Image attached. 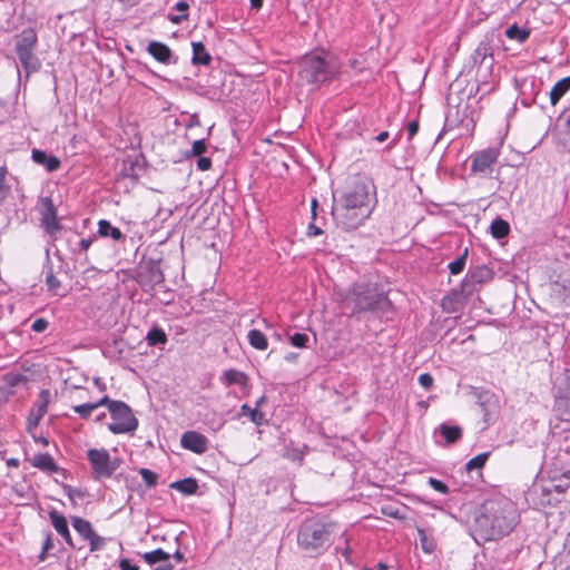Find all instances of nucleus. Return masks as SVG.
I'll use <instances>...</instances> for the list:
<instances>
[{
  "label": "nucleus",
  "mask_w": 570,
  "mask_h": 570,
  "mask_svg": "<svg viewBox=\"0 0 570 570\" xmlns=\"http://www.w3.org/2000/svg\"><path fill=\"white\" fill-rule=\"evenodd\" d=\"M73 529L79 533V535L87 540L95 532L91 523L88 520H85L80 517H73L71 519Z\"/></svg>",
  "instance_id": "4be33fe9"
},
{
  "label": "nucleus",
  "mask_w": 570,
  "mask_h": 570,
  "mask_svg": "<svg viewBox=\"0 0 570 570\" xmlns=\"http://www.w3.org/2000/svg\"><path fill=\"white\" fill-rule=\"evenodd\" d=\"M32 160L46 167L50 173L56 171L60 167V160L55 156H48L45 151L39 149L32 150Z\"/></svg>",
  "instance_id": "f3484780"
},
{
  "label": "nucleus",
  "mask_w": 570,
  "mask_h": 570,
  "mask_svg": "<svg viewBox=\"0 0 570 570\" xmlns=\"http://www.w3.org/2000/svg\"><path fill=\"white\" fill-rule=\"evenodd\" d=\"M41 225L45 228V230L51 236L56 235L61 229V226L57 219V210L51 199L49 198H46L43 200Z\"/></svg>",
  "instance_id": "f8f14e48"
},
{
  "label": "nucleus",
  "mask_w": 570,
  "mask_h": 570,
  "mask_svg": "<svg viewBox=\"0 0 570 570\" xmlns=\"http://www.w3.org/2000/svg\"><path fill=\"white\" fill-rule=\"evenodd\" d=\"M119 568L121 570H139L138 566L131 564L130 560L128 559H121L119 561Z\"/></svg>",
  "instance_id": "8fccbe9b"
},
{
  "label": "nucleus",
  "mask_w": 570,
  "mask_h": 570,
  "mask_svg": "<svg viewBox=\"0 0 570 570\" xmlns=\"http://www.w3.org/2000/svg\"><path fill=\"white\" fill-rule=\"evenodd\" d=\"M248 343L252 347L265 351L268 347L266 336L258 330H250L247 334Z\"/></svg>",
  "instance_id": "5701e85b"
},
{
  "label": "nucleus",
  "mask_w": 570,
  "mask_h": 570,
  "mask_svg": "<svg viewBox=\"0 0 570 570\" xmlns=\"http://www.w3.org/2000/svg\"><path fill=\"white\" fill-rule=\"evenodd\" d=\"M429 484L432 489H434L435 491H438L442 494H446L449 492L448 485L438 479L430 478Z\"/></svg>",
  "instance_id": "c03bdc74"
},
{
  "label": "nucleus",
  "mask_w": 570,
  "mask_h": 570,
  "mask_svg": "<svg viewBox=\"0 0 570 570\" xmlns=\"http://www.w3.org/2000/svg\"><path fill=\"white\" fill-rule=\"evenodd\" d=\"M419 383L423 389L430 390L433 385V377L429 373H423L419 376Z\"/></svg>",
  "instance_id": "a18cd8bd"
},
{
  "label": "nucleus",
  "mask_w": 570,
  "mask_h": 570,
  "mask_svg": "<svg viewBox=\"0 0 570 570\" xmlns=\"http://www.w3.org/2000/svg\"><path fill=\"white\" fill-rule=\"evenodd\" d=\"M500 151L497 148H488L472 156L471 170L475 174L489 175L498 161Z\"/></svg>",
  "instance_id": "9d476101"
},
{
  "label": "nucleus",
  "mask_w": 570,
  "mask_h": 570,
  "mask_svg": "<svg viewBox=\"0 0 570 570\" xmlns=\"http://www.w3.org/2000/svg\"><path fill=\"white\" fill-rule=\"evenodd\" d=\"M87 541H89L90 544V551H99L104 549L106 544V539L104 537L98 535L96 532L90 535Z\"/></svg>",
  "instance_id": "e433bc0d"
},
{
  "label": "nucleus",
  "mask_w": 570,
  "mask_h": 570,
  "mask_svg": "<svg viewBox=\"0 0 570 570\" xmlns=\"http://www.w3.org/2000/svg\"><path fill=\"white\" fill-rule=\"evenodd\" d=\"M417 532H419L422 549L425 552L431 553L435 548L434 540L431 537H429V534L423 529H419Z\"/></svg>",
  "instance_id": "c9c22d12"
},
{
  "label": "nucleus",
  "mask_w": 570,
  "mask_h": 570,
  "mask_svg": "<svg viewBox=\"0 0 570 570\" xmlns=\"http://www.w3.org/2000/svg\"><path fill=\"white\" fill-rule=\"evenodd\" d=\"M489 455H490L489 452H483V453H480L476 456L472 458L470 461L466 462L465 470L470 472L473 470L482 469L484 466V464L487 463Z\"/></svg>",
  "instance_id": "2f4dec72"
},
{
  "label": "nucleus",
  "mask_w": 570,
  "mask_h": 570,
  "mask_svg": "<svg viewBox=\"0 0 570 570\" xmlns=\"http://www.w3.org/2000/svg\"><path fill=\"white\" fill-rule=\"evenodd\" d=\"M471 59L478 67V77H480L483 81H487V78L492 73L494 61L490 43L488 41H481L474 49Z\"/></svg>",
  "instance_id": "1a4fd4ad"
},
{
  "label": "nucleus",
  "mask_w": 570,
  "mask_h": 570,
  "mask_svg": "<svg viewBox=\"0 0 570 570\" xmlns=\"http://www.w3.org/2000/svg\"><path fill=\"white\" fill-rule=\"evenodd\" d=\"M52 548H53V543H52L51 537H50V534H47L46 540L42 546L41 559H43V554L46 552H48L49 550H51Z\"/></svg>",
  "instance_id": "603ef678"
},
{
  "label": "nucleus",
  "mask_w": 570,
  "mask_h": 570,
  "mask_svg": "<svg viewBox=\"0 0 570 570\" xmlns=\"http://www.w3.org/2000/svg\"><path fill=\"white\" fill-rule=\"evenodd\" d=\"M419 130V124L416 121L409 122L407 125V132L410 138H412L414 135H416Z\"/></svg>",
  "instance_id": "5fc2aeb1"
},
{
  "label": "nucleus",
  "mask_w": 570,
  "mask_h": 570,
  "mask_svg": "<svg viewBox=\"0 0 570 570\" xmlns=\"http://www.w3.org/2000/svg\"><path fill=\"white\" fill-rule=\"evenodd\" d=\"M49 518L52 527L65 539L66 543L70 547H73L67 519L56 510L49 512Z\"/></svg>",
  "instance_id": "ddd939ff"
},
{
  "label": "nucleus",
  "mask_w": 570,
  "mask_h": 570,
  "mask_svg": "<svg viewBox=\"0 0 570 570\" xmlns=\"http://www.w3.org/2000/svg\"><path fill=\"white\" fill-rule=\"evenodd\" d=\"M98 234L101 237H111L114 240L124 238V234L118 227L112 226L108 220L100 219L98 223Z\"/></svg>",
  "instance_id": "aec40b11"
},
{
  "label": "nucleus",
  "mask_w": 570,
  "mask_h": 570,
  "mask_svg": "<svg viewBox=\"0 0 570 570\" xmlns=\"http://www.w3.org/2000/svg\"><path fill=\"white\" fill-rule=\"evenodd\" d=\"M147 51L159 62L161 63H171L176 62V60H173V52L170 48L159 41H151L148 45Z\"/></svg>",
  "instance_id": "4468645a"
},
{
  "label": "nucleus",
  "mask_w": 570,
  "mask_h": 570,
  "mask_svg": "<svg viewBox=\"0 0 570 570\" xmlns=\"http://www.w3.org/2000/svg\"><path fill=\"white\" fill-rule=\"evenodd\" d=\"M205 151H206V144H205V140H203V139L195 140V141H194V144H193V154H194L195 156H200V155H203Z\"/></svg>",
  "instance_id": "de8ad7c7"
},
{
  "label": "nucleus",
  "mask_w": 570,
  "mask_h": 570,
  "mask_svg": "<svg viewBox=\"0 0 570 570\" xmlns=\"http://www.w3.org/2000/svg\"><path fill=\"white\" fill-rule=\"evenodd\" d=\"M373 189V185L366 179H358L350 186L333 205L335 224L344 230H353L363 225L375 206Z\"/></svg>",
  "instance_id": "f257e3e1"
},
{
  "label": "nucleus",
  "mask_w": 570,
  "mask_h": 570,
  "mask_svg": "<svg viewBox=\"0 0 570 570\" xmlns=\"http://www.w3.org/2000/svg\"><path fill=\"white\" fill-rule=\"evenodd\" d=\"M107 402H109L108 396L101 397L99 401L94 403H85L80 405H73L72 410L78 413L82 419H89L91 413L97 410L98 407L106 405Z\"/></svg>",
  "instance_id": "a211bd4d"
},
{
  "label": "nucleus",
  "mask_w": 570,
  "mask_h": 570,
  "mask_svg": "<svg viewBox=\"0 0 570 570\" xmlns=\"http://www.w3.org/2000/svg\"><path fill=\"white\" fill-rule=\"evenodd\" d=\"M96 239V237H89V238H82L78 243V253L81 255L82 253H87L89 247L91 246L92 242ZM83 261L88 263L87 254L83 255Z\"/></svg>",
  "instance_id": "79ce46f5"
},
{
  "label": "nucleus",
  "mask_w": 570,
  "mask_h": 570,
  "mask_svg": "<svg viewBox=\"0 0 570 570\" xmlns=\"http://www.w3.org/2000/svg\"><path fill=\"white\" fill-rule=\"evenodd\" d=\"M510 232L509 224L503 219H495L491 224V234L495 238H503Z\"/></svg>",
  "instance_id": "c85d7f7f"
},
{
  "label": "nucleus",
  "mask_w": 570,
  "mask_h": 570,
  "mask_svg": "<svg viewBox=\"0 0 570 570\" xmlns=\"http://www.w3.org/2000/svg\"><path fill=\"white\" fill-rule=\"evenodd\" d=\"M87 459L90 463L94 480L109 479L120 466V460L112 458L106 449H89Z\"/></svg>",
  "instance_id": "423d86ee"
},
{
  "label": "nucleus",
  "mask_w": 570,
  "mask_h": 570,
  "mask_svg": "<svg viewBox=\"0 0 570 570\" xmlns=\"http://www.w3.org/2000/svg\"><path fill=\"white\" fill-rule=\"evenodd\" d=\"M311 206H312V214H313V216H315L316 215L315 210L317 207V200L315 198L312 200Z\"/></svg>",
  "instance_id": "69168bd1"
},
{
  "label": "nucleus",
  "mask_w": 570,
  "mask_h": 570,
  "mask_svg": "<svg viewBox=\"0 0 570 570\" xmlns=\"http://www.w3.org/2000/svg\"><path fill=\"white\" fill-rule=\"evenodd\" d=\"M559 289L558 293L561 296L562 301L567 304H570V274L564 275L560 283H558Z\"/></svg>",
  "instance_id": "72a5a7b5"
},
{
  "label": "nucleus",
  "mask_w": 570,
  "mask_h": 570,
  "mask_svg": "<svg viewBox=\"0 0 570 570\" xmlns=\"http://www.w3.org/2000/svg\"><path fill=\"white\" fill-rule=\"evenodd\" d=\"M465 257L466 253H464L461 257L449 264V269L451 274L458 275L463 271L465 265Z\"/></svg>",
  "instance_id": "58836bf2"
},
{
  "label": "nucleus",
  "mask_w": 570,
  "mask_h": 570,
  "mask_svg": "<svg viewBox=\"0 0 570 570\" xmlns=\"http://www.w3.org/2000/svg\"><path fill=\"white\" fill-rule=\"evenodd\" d=\"M529 31L519 28L517 24L509 27L505 30V36L509 39L517 40L518 42H524L529 38Z\"/></svg>",
  "instance_id": "7c9ffc66"
},
{
  "label": "nucleus",
  "mask_w": 570,
  "mask_h": 570,
  "mask_svg": "<svg viewBox=\"0 0 570 570\" xmlns=\"http://www.w3.org/2000/svg\"><path fill=\"white\" fill-rule=\"evenodd\" d=\"M387 137H389V132H387V131H382V132H380V134L376 136V140H377L379 142H383V141H385V140L387 139Z\"/></svg>",
  "instance_id": "052dcab7"
},
{
  "label": "nucleus",
  "mask_w": 570,
  "mask_h": 570,
  "mask_svg": "<svg viewBox=\"0 0 570 570\" xmlns=\"http://www.w3.org/2000/svg\"><path fill=\"white\" fill-rule=\"evenodd\" d=\"M224 380L227 385H247L246 374L234 368H230L224 373Z\"/></svg>",
  "instance_id": "b1692460"
},
{
  "label": "nucleus",
  "mask_w": 570,
  "mask_h": 570,
  "mask_svg": "<svg viewBox=\"0 0 570 570\" xmlns=\"http://www.w3.org/2000/svg\"><path fill=\"white\" fill-rule=\"evenodd\" d=\"M175 9L179 11L180 14L188 13L189 4L183 0L175 4Z\"/></svg>",
  "instance_id": "864d4df0"
},
{
  "label": "nucleus",
  "mask_w": 570,
  "mask_h": 570,
  "mask_svg": "<svg viewBox=\"0 0 570 570\" xmlns=\"http://www.w3.org/2000/svg\"><path fill=\"white\" fill-rule=\"evenodd\" d=\"M48 321L45 320V318H37L32 325H31V328L37 332V333H41V332H45L47 328H48Z\"/></svg>",
  "instance_id": "49530a36"
},
{
  "label": "nucleus",
  "mask_w": 570,
  "mask_h": 570,
  "mask_svg": "<svg viewBox=\"0 0 570 570\" xmlns=\"http://www.w3.org/2000/svg\"><path fill=\"white\" fill-rule=\"evenodd\" d=\"M307 342H308V336L304 333H295L291 337L292 345L295 347H298V348L305 347Z\"/></svg>",
  "instance_id": "a19ab883"
},
{
  "label": "nucleus",
  "mask_w": 570,
  "mask_h": 570,
  "mask_svg": "<svg viewBox=\"0 0 570 570\" xmlns=\"http://www.w3.org/2000/svg\"><path fill=\"white\" fill-rule=\"evenodd\" d=\"M47 284L49 285L50 288H55L56 286H58L59 283L53 275H49L47 276Z\"/></svg>",
  "instance_id": "4d7b16f0"
},
{
  "label": "nucleus",
  "mask_w": 570,
  "mask_h": 570,
  "mask_svg": "<svg viewBox=\"0 0 570 570\" xmlns=\"http://www.w3.org/2000/svg\"><path fill=\"white\" fill-rule=\"evenodd\" d=\"M341 70V65L330 52L306 55L299 62L298 77L301 82L315 87L333 79Z\"/></svg>",
  "instance_id": "7ed1b4c3"
},
{
  "label": "nucleus",
  "mask_w": 570,
  "mask_h": 570,
  "mask_svg": "<svg viewBox=\"0 0 570 570\" xmlns=\"http://www.w3.org/2000/svg\"><path fill=\"white\" fill-rule=\"evenodd\" d=\"M149 345L165 344L167 342L166 333L161 328H153L147 334Z\"/></svg>",
  "instance_id": "473e14b6"
},
{
  "label": "nucleus",
  "mask_w": 570,
  "mask_h": 570,
  "mask_svg": "<svg viewBox=\"0 0 570 570\" xmlns=\"http://www.w3.org/2000/svg\"><path fill=\"white\" fill-rule=\"evenodd\" d=\"M6 174H7L6 168L0 167V189L3 187Z\"/></svg>",
  "instance_id": "bf43d9fd"
},
{
  "label": "nucleus",
  "mask_w": 570,
  "mask_h": 570,
  "mask_svg": "<svg viewBox=\"0 0 570 570\" xmlns=\"http://www.w3.org/2000/svg\"><path fill=\"white\" fill-rule=\"evenodd\" d=\"M142 558L148 564L153 566L158 562L167 563L169 561L170 554L163 549H156L144 553Z\"/></svg>",
  "instance_id": "a878e982"
},
{
  "label": "nucleus",
  "mask_w": 570,
  "mask_h": 570,
  "mask_svg": "<svg viewBox=\"0 0 570 570\" xmlns=\"http://www.w3.org/2000/svg\"><path fill=\"white\" fill-rule=\"evenodd\" d=\"M570 487V471L562 474L559 483L554 485L557 492H564Z\"/></svg>",
  "instance_id": "37998d69"
},
{
  "label": "nucleus",
  "mask_w": 570,
  "mask_h": 570,
  "mask_svg": "<svg viewBox=\"0 0 570 570\" xmlns=\"http://www.w3.org/2000/svg\"><path fill=\"white\" fill-rule=\"evenodd\" d=\"M380 299L381 296L368 285H356L348 292L344 301L355 313L374 308Z\"/></svg>",
  "instance_id": "6e6552de"
},
{
  "label": "nucleus",
  "mask_w": 570,
  "mask_h": 570,
  "mask_svg": "<svg viewBox=\"0 0 570 570\" xmlns=\"http://www.w3.org/2000/svg\"><path fill=\"white\" fill-rule=\"evenodd\" d=\"M212 166V160L207 157H200L198 160H197V168L199 170H208Z\"/></svg>",
  "instance_id": "09e8293b"
},
{
  "label": "nucleus",
  "mask_w": 570,
  "mask_h": 570,
  "mask_svg": "<svg viewBox=\"0 0 570 570\" xmlns=\"http://www.w3.org/2000/svg\"><path fill=\"white\" fill-rule=\"evenodd\" d=\"M242 415L249 416L250 421L256 425H262L265 421L264 413L261 412L257 407L252 409L249 405L244 404L240 407Z\"/></svg>",
  "instance_id": "cd10ccee"
},
{
  "label": "nucleus",
  "mask_w": 570,
  "mask_h": 570,
  "mask_svg": "<svg viewBox=\"0 0 570 570\" xmlns=\"http://www.w3.org/2000/svg\"><path fill=\"white\" fill-rule=\"evenodd\" d=\"M154 570H174V566L171 563L167 562V563H163V564L158 566Z\"/></svg>",
  "instance_id": "13d9d810"
},
{
  "label": "nucleus",
  "mask_w": 570,
  "mask_h": 570,
  "mask_svg": "<svg viewBox=\"0 0 570 570\" xmlns=\"http://www.w3.org/2000/svg\"><path fill=\"white\" fill-rule=\"evenodd\" d=\"M37 40V33L31 28L22 30L17 37L16 51L27 73L37 71L40 67L39 59L33 53Z\"/></svg>",
  "instance_id": "0eeeda50"
},
{
  "label": "nucleus",
  "mask_w": 570,
  "mask_h": 570,
  "mask_svg": "<svg viewBox=\"0 0 570 570\" xmlns=\"http://www.w3.org/2000/svg\"><path fill=\"white\" fill-rule=\"evenodd\" d=\"M180 444L184 449L196 454H203L208 449V440L205 435L196 431H187L180 438Z\"/></svg>",
  "instance_id": "9b49d317"
},
{
  "label": "nucleus",
  "mask_w": 570,
  "mask_h": 570,
  "mask_svg": "<svg viewBox=\"0 0 570 570\" xmlns=\"http://www.w3.org/2000/svg\"><path fill=\"white\" fill-rule=\"evenodd\" d=\"M440 433L442 436H444L448 443L456 442L462 435V431L459 426H452L445 423L441 424Z\"/></svg>",
  "instance_id": "bb28decb"
},
{
  "label": "nucleus",
  "mask_w": 570,
  "mask_h": 570,
  "mask_svg": "<svg viewBox=\"0 0 570 570\" xmlns=\"http://www.w3.org/2000/svg\"><path fill=\"white\" fill-rule=\"evenodd\" d=\"M570 89V77L560 79L550 91V101L554 106Z\"/></svg>",
  "instance_id": "412c9836"
},
{
  "label": "nucleus",
  "mask_w": 570,
  "mask_h": 570,
  "mask_svg": "<svg viewBox=\"0 0 570 570\" xmlns=\"http://www.w3.org/2000/svg\"><path fill=\"white\" fill-rule=\"evenodd\" d=\"M139 474L141 475L142 480L147 487L156 485L157 478H158L156 473H154L153 471H150L148 469L142 468L139 470Z\"/></svg>",
  "instance_id": "4c0bfd02"
},
{
  "label": "nucleus",
  "mask_w": 570,
  "mask_h": 570,
  "mask_svg": "<svg viewBox=\"0 0 570 570\" xmlns=\"http://www.w3.org/2000/svg\"><path fill=\"white\" fill-rule=\"evenodd\" d=\"M305 449H306L305 445L296 446L294 444H289L285 449L284 458L292 460V461L302 462L304 459V455H305Z\"/></svg>",
  "instance_id": "c756f323"
},
{
  "label": "nucleus",
  "mask_w": 570,
  "mask_h": 570,
  "mask_svg": "<svg viewBox=\"0 0 570 570\" xmlns=\"http://www.w3.org/2000/svg\"><path fill=\"white\" fill-rule=\"evenodd\" d=\"M37 442L41 443L43 446H47L49 444V441L46 438H39Z\"/></svg>",
  "instance_id": "338daca9"
},
{
  "label": "nucleus",
  "mask_w": 570,
  "mask_h": 570,
  "mask_svg": "<svg viewBox=\"0 0 570 570\" xmlns=\"http://www.w3.org/2000/svg\"><path fill=\"white\" fill-rule=\"evenodd\" d=\"M174 558L178 561V562H183L185 560V557L184 554L180 552V551H176L174 553Z\"/></svg>",
  "instance_id": "e2e57ef3"
},
{
  "label": "nucleus",
  "mask_w": 570,
  "mask_h": 570,
  "mask_svg": "<svg viewBox=\"0 0 570 570\" xmlns=\"http://www.w3.org/2000/svg\"><path fill=\"white\" fill-rule=\"evenodd\" d=\"M377 568H379V570H386L387 569V567L384 563H379Z\"/></svg>",
  "instance_id": "774afa93"
},
{
  "label": "nucleus",
  "mask_w": 570,
  "mask_h": 570,
  "mask_svg": "<svg viewBox=\"0 0 570 570\" xmlns=\"http://www.w3.org/2000/svg\"><path fill=\"white\" fill-rule=\"evenodd\" d=\"M193 58L194 65L208 66L212 61L210 55L207 52L205 46L202 42H193Z\"/></svg>",
  "instance_id": "6ab92c4d"
},
{
  "label": "nucleus",
  "mask_w": 570,
  "mask_h": 570,
  "mask_svg": "<svg viewBox=\"0 0 570 570\" xmlns=\"http://www.w3.org/2000/svg\"><path fill=\"white\" fill-rule=\"evenodd\" d=\"M120 2L127 4V6H135L137 4L140 0H119Z\"/></svg>",
  "instance_id": "0e129e2a"
},
{
  "label": "nucleus",
  "mask_w": 570,
  "mask_h": 570,
  "mask_svg": "<svg viewBox=\"0 0 570 570\" xmlns=\"http://www.w3.org/2000/svg\"><path fill=\"white\" fill-rule=\"evenodd\" d=\"M479 529L484 532L489 539L510 533L519 522V514L514 503L503 497L494 495L488 499L476 517Z\"/></svg>",
  "instance_id": "f03ea898"
},
{
  "label": "nucleus",
  "mask_w": 570,
  "mask_h": 570,
  "mask_svg": "<svg viewBox=\"0 0 570 570\" xmlns=\"http://www.w3.org/2000/svg\"><path fill=\"white\" fill-rule=\"evenodd\" d=\"M168 19L174 24H180L184 20L188 19V13H184V14H169Z\"/></svg>",
  "instance_id": "3c124183"
},
{
  "label": "nucleus",
  "mask_w": 570,
  "mask_h": 570,
  "mask_svg": "<svg viewBox=\"0 0 570 570\" xmlns=\"http://www.w3.org/2000/svg\"><path fill=\"white\" fill-rule=\"evenodd\" d=\"M108 406L112 422L108 424V429L114 434L132 433L138 428V420L132 410L122 401L110 400L106 404Z\"/></svg>",
  "instance_id": "39448f33"
},
{
  "label": "nucleus",
  "mask_w": 570,
  "mask_h": 570,
  "mask_svg": "<svg viewBox=\"0 0 570 570\" xmlns=\"http://www.w3.org/2000/svg\"><path fill=\"white\" fill-rule=\"evenodd\" d=\"M171 488L179 491L180 493L190 495V494L196 493V491L198 489V483L195 479L187 478V479H184V480L173 483Z\"/></svg>",
  "instance_id": "393cba45"
},
{
  "label": "nucleus",
  "mask_w": 570,
  "mask_h": 570,
  "mask_svg": "<svg viewBox=\"0 0 570 570\" xmlns=\"http://www.w3.org/2000/svg\"><path fill=\"white\" fill-rule=\"evenodd\" d=\"M330 533V524L316 519H309L301 525L297 542L307 553L318 554L328 547Z\"/></svg>",
  "instance_id": "20e7f679"
},
{
  "label": "nucleus",
  "mask_w": 570,
  "mask_h": 570,
  "mask_svg": "<svg viewBox=\"0 0 570 570\" xmlns=\"http://www.w3.org/2000/svg\"><path fill=\"white\" fill-rule=\"evenodd\" d=\"M489 271L485 269V268H480L478 269L476 272L472 273L471 276H470V279L466 281L464 284H463V292L466 291V287L469 286V283H481L482 282V277H483V274H488Z\"/></svg>",
  "instance_id": "ea45409f"
},
{
  "label": "nucleus",
  "mask_w": 570,
  "mask_h": 570,
  "mask_svg": "<svg viewBox=\"0 0 570 570\" xmlns=\"http://www.w3.org/2000/svg\"><path fill=\"white\" fill-rule=\"evenodd\" d=\"M323 232L320 227L311 224L309 227H308V235L309 236H318L321 235Z\"/></svg>",
  "instance_id": "6e6d98bb"
},
{
  "label": "nucleus",
  "mask_w": 570,
  "mask_h": 570,
  "mask_svg": "<svg viewBox=\"0 0 570 570\" xmlns=\"http://www.w3.org/2000/svg\"><path fill=\"white\" fill-rule=\"evenodd\" d=\"M48 395L49 394L47 391H42L40 393L39 399L35 403V405L30 412L29 419H28L30 424L37 425L39 423V421L41 420V417L47 412Z\"/></svg>",
  "instance_id": "2eb2a0df"
},
{
  "label": "nucleus",
  "mask_w": 570,
  "mask_h": 570,
  "mask_svg": "<svg viewBox=\"0 0 570 570\" xmlns=\"http://www.w3.org/2000/svg\"><path fill=\"white\" fill-rule=\"evenodd\" d=\"M250 6L254 9H261L263 6V0H250Z\"/></svg>",
  "instance_id": "680f3d73"
},
{
  "label": "nucleus",
  "mask_w": 570,
  "mask_h": 570,
  "mask_svg": "<svg viewBox=\"0 0 570 570\" xmlns=\"http://www.w3.org/2000/svg\"><path fill=\"white\" fill-rule=\"evenodd\" d=\"M557 410L564 421H570V396H563L557 400Z\"/></svg>",
  "instance_id": "f704fd0d"
},
{
  "label": "nucleus",
  "mask_w": 570,
  "mask_h": 570,
  "mask_svg": "<svg viewBox=\"0 0 570 570\" xmlns=\"http://www.w3.org/2000/svg\"><path fill=\"white\" fill-rule=\"evenodd\" d=\"M31 464L43 472L53 473L58 471V465L49 453H38L33 455Z\"/></svg>",
  "instance_id": "dca6fc26"
}]
</instances>
